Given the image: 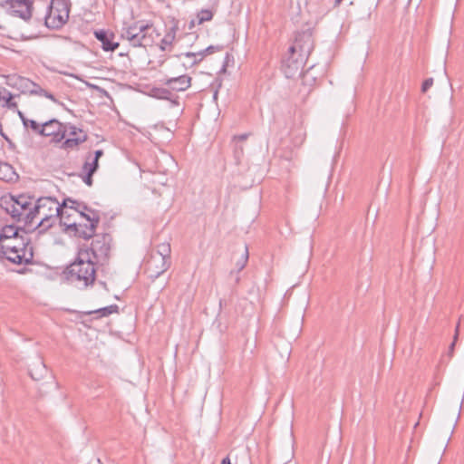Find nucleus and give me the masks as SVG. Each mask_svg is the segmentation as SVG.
<instances>
[{
  "label": "nucleus",
  "mask_w": 464,
  "mask_h": 464,
  "mask_svg": "<svg viewBox=\"0 0 464 464\" xmlns=\"http://www.w3.org/2000/svg\"><path fill=\"white\" fill-rule=\"evenodd\" d=\"M312 50L311 34L304 33L295 38L294 44L289 47L286 57L282 62V68L287 78L301 73Z\"/></svg>",
  "instance_id": "1"
},
{
  "label": "nucleus",
  "mask_w": 464,
  "mask_h": 464,
  "mask_svg": "<svg viewBox=\"0 0 464 464\" xmlns=\"http://www.w3.org/2000/svg\"><path fill=\"white\" fill-rule=\"evenodd\" d=\"M1 206L14 220L23 222L28 229H33L34 221L35 199L28 195L5 197Z\"/></svg>",
  "instance_id": "2"
},
{
  "label": "nucleus",
  "mask_w": 464,
  "mask_h": 464,
  "mask_svg": "<svg viewBox=\"0 0 464 464\" xmlns=\"http://www.w3.org/2000/svg\"><path fill=\"white\" fill-rule=\"evenodd\" d=\"M68 202L72 206L78 205L80 207V203L72 199L64 200L63 206L51 197L40 198L35 200L33 229L38 227H51L50 220L57 217H60L61 224L63 225V218L65 217L67 212Z\"/></svg>",
  "instance_id": "3"
},
{
  "label": "nucleus",
  "mask_w": 464,
  "mask_h": 464,
  "mask_svg": "<svg viewBox=\"0 0 464 464\" xmlns=\"http://www.w3.org/2000/svg\"><path fill=\"white\" fill-rule=\"evenodd\" d=\"M88 250L79 252L77 259L67 267V279L79 288L85 289L95 281V265Z\"/></svg>",
  "instance_id": "4"
},
{
  "label": "nucleus",
  "mask_w": 464,
  "mask_h": 464,
  "mask_svg": "<svg viewBox=\"0 0 464 464\" xmlns=\"http://www.w3.org/2000/svg\"><path fill=\"white\" fill-rule=\"evenodd\" d=\"M70 209L76 212L82 221L67 222L65 217L63 218V226L69 231H73L79 237L89 239L94 236L95 229L99 224L100 218L97 213L90 210L86 206L71 205Z\"/></svg>",
  "instance_id": "5"
},
{
  "label": "nucleus",
  "mask_w": 464,
  "mask_h": 464,
  "mask_svg": "<svg viewBox=\"0 0 464 464\" xmlns=\"http://www.w3.org/2000/svg\"><path fill=\"white\" fill-rule=\"evenodd\" d=\"M156 29L151 24L143 21L124 24L121 30V37L133 47H147L152 45L155 41Z\"/></svg>",
  "instance_id": "6"
},
{
  "label": "nucleus",
  "mask_w": 464,
  "mask_h": 464,
  "mask_svg": "<svg viewBox=\"0 0 464 464\" xmlns=\"http://www.w3.org/2000/svg\"><path fill=\"white\" fill-rule=\"evenodd\" d=\"M181 55H177L165 65V75L161 82L171 92H185L191 86L192 78L188 74L181 73L185 70V65L180 63Z\"/></svg>",
  "instance_id": "7"
},
{
  "label": "nucleus",
  "mask_w": 464,
  "mask_h": 464,
  "mask_svg": "<svg viewBox=\"0 0 464 464\" xmlns=\"http://www.w3.org/2000/svg\"><path fill=\"white\" fill-rule=\"evenodd\" d=\"M70 4L66 0H52L45 15V25L59 29L69 19Z\"/></svg>",
  "instance_id": "8"
},
{
  "label": "nucleus",
  "mask_w": 464,
  "mask_h": 464,
  "mask_svg": "<svg viewBox=\"0 0 464 464\" xmlns=\"http://www.w3.org/2000/svg\"><path fill=\"white\" fill-rule=\"evenodd\" d=\"M10 245L0 246V256L6 258L16 265L30 264L34 258V248L31 244H25L22 247Z\"/></svg>",
  "instance_id": "9"
},
{
  "label": "nucleus",
  "mask_w": 464,
  "mask_h": 464,
  "mask_svg": "<svg viewBox=\"0 0 464 464\" xmlns=\"http://www.w3.org/2000/svg\"><path fill=\"white\" fill-rule=\"evenodd\" d=\"M0 5L14 16L27 21L32 16L33 2L30 0H4Z\"/></svg>",
  "instance_id": "10"
},
{
  "label": "nucleus",
  "mask_w": 464,
  "mask_h": 464,
  "mask_svg": "<svg viewBox=\"0 0 464 464\" xmlns=\"http://www.w3.org/2000/svg\"><path fill=\"white\" fill-rule=\"evenodd\" d=\"M111 242V237L109 234L94 235L90 247V251L94 259L93 261L102 262L109 257Z\"/></svg>",
  "instance_id": "11"
},
{
  "label": "nucleus",
  "mask_w": 464,
  "mask_h": 464,
  "mask_svg": "<svg viewBox=\"0 0 464 464\" xmlns=\"http://www.w3.org/2000/svg\"><path fill=\"white\" fill-rule=\"evenodd\" d=\"M66 124L53 119L43 123L41 127L40 135L44 137H50L51 141L53 143L62 142L66 137Z\"/></svg>",
  "instance_id": "12"
},
{
  "label": "nucleus",
  "mask_w": 464,
  "mask_h": 464,
  "mask_svg": "<svg viewBox=\"0 0 464 464\" xmlns=\"http://www.w3.org/2000/svg\"><path fill=\"white\" fill-rule=\"evenodd\" d=\"M66 137L63 140L62 148L64 150H73L87 140V134L84 130L74 125L66 124Z\"/></svg>",
  "instance_id": "13"
},
{
  "label": "nucleus",
  "mask_w": 464,
  "mask_h": 464,
  "mask_svg": "<svg viewBox=\"0 0 464 464\" xmlns=\"http://www.w3.org/2000/svg\"><path fill=\"white\" fill-rule=\"evenodd\" d=\"M15 84L18 85V87L22 89L24 92H28L30 94L44 96L54 102H56V99L52 93L45 91L40 85L28 78L19 77Z\"/></svg>",
  "instance_id": "14"
},
{
  "label": "nucleus",
  "mask_w": 464,
  "mask_h": 464,
  "mask_svg": "<svg viewBox=\"0 0 464 464\" xmlns=\"http://www.w3.org/2000/svg\"><path fill=\"white\" fill-rule=\"evenodd\" d=\"M169 261H166L160 256H151L147 263L148 270L151 277H158L169 267Z\"/></svg>",
  "instance_id": "15"
},
{
  "label": "nucleus",
  "mask_w": 464,
  "mask_h": 464,
  "mask_svg": "<svg viewBox=\"0 0 464 464\" xmlns=\"http://www.w3.org/2000/svg\"><path fill=\"white\" fill-rule=\"evenodd\" d=\"M95 37L102 43L104 51H115L119 47L118 43L112 42L114 35L109 34L104 30H98L94 32Z\"/></svg>",
  "instance_id": "16"
},
{
  "label": "nucleus",
  "mask_w": 464,
  "mask_h": 464,
  "mask_svg": "<svg viewBox=\"0 0 464 464\" xmlns=\"http://www.w3.org/2000/svg\"><path fill=\"white\" fill-rule=\"evenodd\" d=\"M178 27L177 25L170 26L163 38L160 40V49L161 51H170L173 45V43L176 39V34H177Z\"/></svg>",
  "instance_id": "17"
},
{
  "label": "nucleus",
  "mask_w": 464,
  "mask_h": 464,
  "mask_svg": "<svg viewBox=\"0 0 464 464\" xmlns=\"http://www.w3.org/2000/svg\"><path fill=\"white\" fill-rule=\"evenodd\" d=\"M152 92H153V96L158 99L169 101L172 106L179 105V97L178 96L174 97L171 93L170 89H169L166 86L163 88L153 89Z\"/></svg>",
  "instance_id": "18"
},
{
  "label": "nucleus",
  "mask_w": 464,
  "mask_h": 464,
  "mask_svg": "<svg viewBox=\"0 0 464 464\" xmlns=\"http://www.w3.org/2000/svg\"><path fill=\"white\" fill-rule=\"evenodd\" d=\"M218 49H219V47H218V46L210 45L202 51H199L197 53L188 52L186 53H183L182 55H184L185 57L198 56V59L192 61L191 65H194V64L200 63L207 54H211V53H215L216 50H218Z\"/></svg>",
  "instance_id": "19"
},
{
  "label": "nucleus",
  "mask_w": 464,
  "mask_h": 464,
  "mask_svg": "<svg viewBox=\"0 0 464 464\" xmlns=\"http://www.w3.org/2000/svg\"><path fill=\"white\" fill-rule=\"evenodd\" d=\"M213 18V12L210 9H202L197 13L196 18L190 21V27L195 24H202L205 22L211 21Z\"/></svg>",
  "instance_id": "20"
},
{
  "label": "nucleus",
  "mask_w": 464,
  "mask_h": 464,
  "mask_svg": "<svg viewBox=\"0 0 464 464\" xmlns=\"http://www.w3.org/2000/svg\"><path fill=\"white\" fill-rule=\"evenodd\" d=\"M170 253V244L169 242H163L157 246L155 253H153L151 256H160L166 261H169Z\"/></svg>",
  "instance_id": "21"
},
{
  "label": "nucleus",
  "mask_w": 464,
  "mask_h": 464,
  "mask_svg": "<svg viewBox=\"0 0 464 464\" xmlns=\"http://www.w3.org/2000/svg\"><path fill=\"white\" fill-rule=\"evenodd\" d=\"M13 99L14 96L8 90L0 87V101L5 102V106H6L9 109L17 108V103L14 102Z\"/></svg>",
  "instance_id": "22"
},
{
  "label": "nucleus",
  "mask_w": 464,
  "mask_h": 464,
  "mask_svg": "<svg viewBox=\"0 0 464 464\" xmlns=\"http://www.w3.org/2000/svg\"><path fill=\"white\" fill-rule=\"evenodd\" d=\"M25 244H31L30 243V240L24 237L23 235H17L15 236L14 237H12L10 239H7L6 241H4L2 240L0 242V246L1 245H10V246H16L15 247H22L24 246Z\"/></svg>",
  "instance_id": "23"
},
{
  "label": "nucleus",
  "mask_w": 464,
  "mask_h": 464,
  "mask_svg": "<svg viewBox=\"0 0 464 464\" xmlns=\"http://www.w3.org/2000/svg\"><path fill=\"white\" fill-rule=\"evenodd\" d=\"M17 235H19L18 227L12 225L5 226L0 232V242L2 240L6 241L7 239L14 237Z\"/></svg>",
  "instance_id": "24"
},
{
  "label": "nucleus",
  "mask_w": 464,
  "mask_h": 464,
  "mask_svg": "<svg viewBox=\"0 0 464 464\" xmlns=\"http://www.w3.org/2000/svg\"><path fill=\"white\" fill-rule=\"evenodd\" d=\"M98 168H99V162L97 161V160L92 159V154H89L86 157L85 162L82 166V171L95 173L96 170L98 169Z\"/></svg>",
  "instance_id": "25"
},
{
  "label": "nucleus",
  "mask_w": 464,
  "mask_h": 464,
  "mask_svg": "<svg viewBox=\"0 0 464 464\" xmlns=\"http://www.w3.org/2000/svg\"><path fill=\"white\" fill-rule=\"evenodd\" d=\"M46 372L45 365L44 364V362L42 361H39L36 365V372L34 373V370L31 369L30 375L33 379L39 380L43 376L44 372Z\"/></svg>",
  "instance_id": "26"
},
{
  "label": "nucleus",
  "mask_w": 464,
  "mask_h": 464,
  "mask_svg": "<svg viewBox=\"0 0 464 464\" xmlns=\"http://www.w3.org/2000/svg\"><path fill=\"white\" fill-rule=\"evenodd\" d=\"M24 126L25 128H30L35 134L40 135L41 132V127H43V123L40 124L37 121L34 120H26L24 121Z\"/></svg>",
  "instance_id": "27"
},
{
  "label": "nucleus",
  "mask_w": 464,
  "mask_h": 464,
  "mask_svg": "<svg viewBox=\"0 0 464 464\" xmlns=\"http://www.w3.org/2000/svg\"><path fill=\"white\" fill-rule=\"evenodd\" d=\"M117 304H111L103 308H100L96 311V313L101 314V316H107L118 311Z\"/></svg>",
  "instance_id": "28"
},
{
  "label": "nucleus",
  "mask_w": 464,
  "mask_h": 464,
  "mask_svg": "<svg viewBox=\"0 0 464 464\" xmlns=\"http://www.w3.org/2000/svg\"><path fill=\"white\" fill-rule=\"evenodd\" d=\"M248 260V250L246 247L244 254L242 255L241 259L237 263V267L238 271H241L246 266Z\"/></svg>",
  "instance_id": "29"
},
{
  "label": "nucleus",
  "mask_w": 464,
  "mask_h": 464,
  "mask_svg": "<svg viewBox=\"0 0 464 464\" xmlns=\"http://www.w3.org/2000/svg\"><path fill=\"white\" fill-rule=\"evenodd\" d=\"M433 85V79H426L421 85V92H426Z\"/></svg>",
  "instance_id": "30"
},
{
  "label": "nucleus",
  "mask_w": 464,
  "mask_h": 464,
  "mask_svg": "<svg viewBox=\"0 0 464 464\" xmlns=\"http://www.w3.org/2000/svg\"><path fill=\"white\" fill-rule=\"evenodd\" d=\"M93 174H94V173H91V172H84V176H83L82 179H83V182H84L87 186H89V187H91V186L92 185V175H93Z\"/></svg>",
  "instance_id": "31"
},
{
  "label": "nucleus",
  "mask_w": 464,
  "mask_h": 464,
  "mask_svg": "<svg viewBox=\"0 0 464 464\" xmlns=\"http://www.w3.org/2000/svg\"><path fill=\"white\" fill-rule=\"evenodd\" d=\"M304 138H305V134L303 131H300V133L298 134V136L295 138V140L294 141L295 144L301 145L304 142Z\"/></svg>",
  "instance_id": "32"
},
{
  "label": "nucleus",
  "mask_w": 464,
  "mask_h": 464,
  "mask_svg": "<svg viewBox=\"0 0 464 464\" xmlns=\"http://www.w3.org/2000/svg\"><path fill=\"white\" fill-rule=\"evenodd\" d=\"M243 148L242 146H236L235 148V155L238 159L240 155L243 154Z\"/></svg>",
  "instance_id": "33"
},
{
  "label": "nucleus",
  "mask_w": 464,
  "mask_h": 464,
  "mask_svg": "<svg viewBox=\"0 0 464 464\" xmlns=\"http://www.w3.org/2000/svg\"><path fill=\"white\" fill-rule=\"evenodd\" d=\"M103 155V151L102 150H97L94 152V156L92 157L93 160H97L99 162V159Z\"/></svg>",
  "instance_id": "34"
},
{
  "label": "nucleus",
  "mask_w": 464,
  "mask_h": 464,
  "mask_svg": "<svg viewBox=\"0 0 464 464\" xmlns=\"http://www.w3.org/2000/svg\"><path fill=\"white\" fill-rule=\"evenodd\" d=\"M247 136H248L247 134H242V135H239V136H235L234 140H237L239 141H244V140H246Z\"/></svg>",
  "instance_id": "35"
},
{
  "label": "nucleus",
  "mask_w": 464,
  "mask_h": 464,
  "mask_svg": "<svg viewBox=\"0 0 464 464\" xmlns=\"http://www.w3.org/2000/svg\"><path fill=\"white\" fill-rule=\"evenodd\" d=\"M18 115H19V117H20V119H21V121H22V122H23V123H24V121L28 120V119L24 115V113H23V112H21V111H18Z\"/></svg>",
  "instance_id": "36"
},
{
  "label": "nucleus",
  "mask_w": 464,
  "mask_h": 464,
  "mask_svg": "<svg viewBox=\"0 0 464 464\" xmlns=\"http://www.w3.org/2000/svg\"><path fill=\"white\" fill-rule=\"evenodd\" d=\"M71 218V214L67 211V212L65 213V220H66L67 222H72V221L71 220V218Z\"/></svg>",
  "instance_id": "37"
},
{
  "label": "nucleus",
  "mask_w": 464,
  "mask_h": 464,
  "mask_svg": "<svg viewBox=\"0 0 464 464\" xmlns=\"http://www.w3.org/2000/svg\"><path fill=\"white\" fill-rule=\"evenodd\" d=\"M189 58H193V61L198 59V56H190Z\"/></svg>",
  "instance_id": "38"
},
{
  "label": "nucleus",
  "mask_w": 464,
  "mask_h": 464,
  "mask_svg": "<svg viewBox=\"0 0 464 464\" xmlns=\"http://www.w3.org/2000/svg\"><path fill=\"white\" fill-rule=\"evenodd\" d=\"M343 0H335V4L338 5L342 2Z\"/></svg>",
  "instance_id": "39"
},
{
  "label": "nucleus",
  "mask_w": 464,
  "mask_h": 464,
  "mask_svg": "<svg viewBox=\"0 0 464 464\" xmlns=\"http://www.w3.org/2000/svg\"><path fill=\"white\" fill-rule=\"evenodd\" d=\"M454 344H455L454 343H451V345H450V349H453Z\"/></svg>",
  "instance_id": "40"
}]
</instances>
